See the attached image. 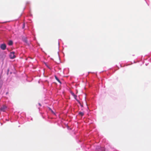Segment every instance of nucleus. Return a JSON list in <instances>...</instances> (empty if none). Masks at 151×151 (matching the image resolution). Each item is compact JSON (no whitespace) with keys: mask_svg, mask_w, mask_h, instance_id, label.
<instances>
[{"mask_svg":"<svg viewBox=\"0 0 151 151\" xmlns=\"http://www.w3.org/2000/svg\"><path fill=\"white\" fill-rule=\"evenodd\" d=\"M96 151H105V149L104 147L98 146L96 148Z\"/></svg>","mask_w":151,"mask_h":151,"instance_id":"1","label":"nucleus"},{"mask_svg":"<svg viewBox=\"0 0 151 151\" xmlns=\"http://www.w3.org/2000/svg\"><path fill=\"white\" fill-rule=\"evenodd\" d=\"M9 57L11 59H14L15 57V56L14 55V52H10Z\"/></svg>","mask_w":151,"mask_h":151,"instance_id":"2","label":"nucleus"},{"mask_svg":"<svg viewBox=\"0 0 151 151\" xmlns=\"http://www.w3.org/2000/svg\"><path fill=\"white\" fill-rule=\"evenodd\" d=\"M1 48L3 50H4L6 48V45L5 44H2L0 46Z\"/></svg>","mask_w":151,"mask_h":151,"instance_id":"3","label":"nucleus"},{"mask_svg":"<svg viewBox=\"0 0 151 151\" xmlns=\"http://www.w3.org/2000/svg\"><path fill=\"white\" fill-rule=\"evenodd\" d=\"M6 109V107L5 106H3V107H1L0 109L1 111L4 112Z\"/></svg>","mask_w":151,"mask_h":151,"instance_id":"4","label":"nucleus"},{"mask_svg":"<svg viewBox=\"0 0 151 151\" xmlns=\"http://www.w3.org/2000/svg\"><path fill=\"white\" fill-rule=\"evenodd\" d=\"M8 44L9 45H12L13 44V42L12 40H10L8 42Z\"/></svg>","mask_w":151,"mask_h":151,"instance_id":"5","label":"nucleus"},{"mask_svg":"<svg viewBox=\"0 0 151 151\" xmlns=\"http://www.w3.org/2000/svg\"><path fill=\"white\" fill-rule=\"evenodd\" d=\"M55 78L60 83H61V82L60 81V80L58 78V77L56 76H55Z\"/></svg>","mask_w":151,"mask_h":151,"instance_id":"6","label":"nucleus"},{"mask_svg":"<svg viewBox=\"0 0 151 151\" xmlns=\"http://www.w3.org/2000/svg\"><path fill=\"white\" fill-rule=\"evenodd\" d=\"M78 114L80 116H82L84 115V113L81 112H79Z\"/></svg>","mask_w":151,"mask_h":151,"instance_id":"7","label":"nucleus"},{"mask_svg":"<svg viewBox=\"0 0 151 151\" xmlns=\"http://www.w3.org/2000/svg\"><path fill=\"white\" fill-rule=\"evenodd\" d=\"M50 111H51V112L53 114H55V113L51 109H50Z\"/></svg>","mask_w":151,"mask_h":151,"instance_id":"8","label":"nucleus"},{"mask_svg":"<svg viewBox=\"0 0 151 151\" xmlns=\"http://www.w3.org/2000/svg\"><path fill=\"white\" fill-rule=\"evenodd\" d=\"M72 95L73 96H76L75 95L74 93H72Z\"/></svg>","mask_w":151,"mask_h":151,"instance_id":"9","label":"nucleus"},{"mask_svg":"<svg viewBox=\"0 0 151 151\" xmlns=\"http://www.w3.org/2000/svg\"><path fill=\"white\" fill-rule=\"evenodd\" d=\"M24 27H25V24H23V28H24Z\"/></svg>","mask_w":151,"mask_h":151,"instance_id":"10","label":"nucleus"},{"mask_svg":"<svg viewBox=\"0 0 151 151\" xmlns=\"http://www.w3.org/2000/svg\"><path fill=\"white\" fill-rule=\"evenodd\" d=\"M24 41L25 42H27V40H26V39H24Z\"/></svg>","mask_w":151,"mask_h":151,"instance_id":"11","label":"nucleus"},{"mask_svg":"<svg viewBox=\"0 0 151 151\" xmlns=\"http://www.w3.org/2000/svg\"><path fill=\"white\" fill-rule=\"evenodd\" d=\"M75 99H76V98L77 97V96H74Z\"/></svg>","mask_w":151,"mask_h":151,"instance_id":"12","label":"nucleus"},{"mask_svg":"<svg viewBox=\"0 0 151 151\" xmlns=\"http://www.w3.org/2000/svg\"><path fill=\"white\" fill-rule=\"evenodd\" d=\"M39 105L40 106H41V104H40L39 103Z\"/></svg>","mask_w":151,"mask_h":151,"instance_id":"13","label":"nucleus"},{"mask_svg":"<svg viewBox=\"0 0 151 151\" xmlns=\"http://www.w3.org/2000/svg\"><path fill=\"white\" fill-rule=\"evenodd\" d=\"M8 92H6V94H8Z\"/></svg>","mask_w":151,"mask_h":151,"instance_id":"14","label":"nucleus"},{"mask_svg":"<svg viewBox=\"0 0 151 151\" xmlns=\"http://www.w3.org/2000/svg\"><path fill=\"white\" fill-rule=\"evenodd\" d=\"M47 66V67H48L49 68V69H50V68H49Z\"/></svg>","mask_w":151,"mask_h":151,"instance_id":"15","label":"nucleus"}]
</instances>
